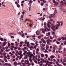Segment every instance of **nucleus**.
<instances>
[{
    "label": "nucleus",
    "mask_w": 66,
    "mask_h": 66,
    "mask_svg": "<svg viewBox=\"0 0 66 66\" xmlns=\"http://www.w3.org/2000/svg\"><path fill=\"white\" fill-rule=\"evenodd\" d=\"M47 38H48V37L46 36H45L44 37V39H47Z\"/></svg>",
    "instance_id": "31"
},
{
    "label": "nucleus",
    "mask_w": 66,
    "mask_h": 66,
    "mask_svg": "<svg viewBox=\"0 0 66 66\" xmlns=\"http://www.w3.org/2000/svg\"><path fill=\"white\" fill-rule=\"evenodd\" d=\"M40 47H44L45 46V44H44V43H42L40 44Z\"/></svg>",
    "instance_id": "4"
},
{
    "label": "nucleus",
    "mask_w": 66,
    "mask_h": 66,
    "mask_svg": "<svg viewBox=\"0 0 66 66\" xmlns=\"http://www.w3.org/2000/svg\"><path fill=\"white\" fill-rule=\"evenodd\" d=\"M30 56L31 57H32L33 56H34V55H33V54H31L30 55Z\"/></svg>",
    "instance_id": "42"
},
{
    "label": "nucleus",
    "mask_w": 66,
    "mask_h": 66,
    "mask_svg": "<svg viewBox=\"0 0 66 66\" xmlns=\"http://www.w3.org/2000/svg\"><path fill=\"white\" fill-rule=\"evenodd\" d=\"M15 56L14 55L13 56H12V57L13 58V59H14V58H15Z\"/></svg>",
    "instance_id": "55"
},
{
    "label": "nucleus",
    "mask_w": 66,
    "mask_h": 66,
    "mask_svg": "<svg viewBox=\"0 0 66 66\" xmlns=\"http://www.w3.org/2000/svg\"><path fill=\"white\" fill-rule=\"evenodd\" d=\"M34 62L35 63H36V64H37V61L35 60L34 61Z\"/></svg>",
    "instance_id": "25"
},
{
    "label": "nucleus",
    "mask_w": 66,
    "mask_h": 66,
    "mask_svg": "<svg viewBox=\"0 0 66 66\" xmlns=\"http://www.w3.org/2000/svg\"><path fill=\"white\" fill-rule=\"evenodd\" d=\"M48 65V63H46L45 66H47Z\"/></svg>",
    "instance_id": "54"
},
{
    "label": "nucleus",
    "mask_w": 66,
    "mask_h": 66,
    "mask_svg": "<svg viewBox=\"0 0 66 66\" xmlns=\"http://www.w3.org/2000/svg\"><path fill=\"white\" fill-rule=\"evenodd\" d=\"M29 60L30 61L31 63L32 62V60L31 59H29Z\"/></svg>",
    "instance_id": "23"
},
{
    "label": "nucleus",
    "mask_w": 66,
    "mask_h": 66,
    "mask_svg": "<svg viewBox=\"0 0 66 66\" xmlns=\"http://www.w3.org/2000/svg\"><path fill=\"white\" fill-rule=\"evenodd\" d=\"M45 32H46V31H50V29H49V28H47L46 29H45Z\"/></svg>",
    "instance_id": "6"
},
{
    "label": "nucleus",
    "mask_w": 66,
    "mask_h": 66,
    "mask_svg": "<svg viewBox=\"0 0 66 66\" xmlns=\"http://www.w3.org/2000/svg\"><path fill=\"white\" fill-rule=\"evenodd\" d=\"M30 44L31 45H34V43H30Z\"/></svg>",
    "instance_id": "41"
},
{
    "label": "nucleus",
    "mask_w": 66,
    "mask_h": 66,
    "mask_svg": "<svg viewBox=\"0 0 66 66\" xmlns=\"http://www.w3.org/2000/svg\"><path fill=\"white\" fill-rule=\"evenodd\" d=\"M21 63L20 62H18L17 64L18 65H21Z\"/></svg>",
    "instance_id": "30"
},
{
    "label": "nucleus",
    "mask_w": 66,
    "mask_h": 66,
    "mask_svg": "<svg viewBox=\"0 0 66 66\" xmlns=\"http://www.w3.org/2000/svg\"><path fill=\"white\" fill-rule=\"evenodd\" d=\"M55 4H59V3H58V2H56L55 3Z\"/></svg>",
    "instance_id": "51"
},
{
    "label": "nucleus",
    "mask_w": 66,
    "mask_h": 66,
    "mask_svg": "<svg viewBox=\"0 0 66 66\" xmlns=\"http://www.w3.org/2000/svg\"><path fill=\"white\" fill-rule=\"evenodd\" d=\"M11 38H14V37L13 36H11Z\"/></svg>",
    "instance_id": "34"
},
{
    "label": "nucleus",
    "mask_w": 66,
    "mask_h": 66,
    "mask_svg": "<svg viewBox=\"0 0 66 66\" xmlns=\"http://www.w3.org/2000/svg\"><path fill=\"white\" fill-rule=\"evenodd\" d=\"M51 26L52 27V28H54L55 27V26H54V25L53 24H51Z\"/></svg>",
    "instance_id": "8"
},
{
    "label": "nucleus",
    "mask_w": 66,
    "mask_h": 66,
    "mask_svg": "<svg viewBox=\"0 0 66 66\" xmlns=\"http://www.w3.org/2000/svg\"><path fill=\"white\" fill-rule=\"evenodd\" d=\"M54 56H52L51 57V58L52 59H53L54 58Z\"/></svg>",
    "instance_id": "58"
},
{
    "label": "nucleus",
    "mask_w": 66,
    "mask_h": 66,
    "mask_svg": "<svg viewBox=\"0 0 66 66\" xmlns=\"http://www.w3.org/2000/svg\"><path fill=\"white\" fill-rule=\"evenodd\" d=\"M57 23H58V24H60V22L57 21Z\"/></svg>",
    "instance_id": "45"
},
{
    "label": "nucleus",
    "mask_w": 66,
    "mask_h": 66,
    "mask_svg": "<svg viewBox=\"0 0 66 66\" xmlns=\"http://www.w3.org/2000/svg\"><path fill=\"white\" fill-rule=\"evenodd\" d=\"M9 54H11V55H10V56H12V55H13V54L11 52H10L9 53Z\"/></svg>",
    "instance_id": "15"
},
{
    "label": "nucleus",
    "mask_w": 66,
    "mask_h": 66,
    "mask_svg": "<svg viewBox=\"0 0 66 66\" xmlns=\"http://www.w3.org/2000/svg\"><path fill=\"white\" fill-rule=\"evenodd\" d=\"M47 25L48 28H51V26H50V24L48 23L47 24Z\"/></svg>",
    "instance_id": "10"
},
{
    "label": "nucleus",
    "mask_w": 66,
    "mask_h": 66,
    "mask_svg": "<svg viewBox=\"0 0 66 66\" xmlns=\"http://www.w3.org/2000/svg\"><path fill=\"white\" fill-rule=\"evenodd\" d=\"M32 53H33V54H34V55H35V52H33Z\"/></svg>",
    "instance_id": "59"
},
{
    "label": "nucleus",
    "mask_w": 66,
    "mask_h": 66,
    "mask_svg": "<svg viewBox=\"0 0 66 66\" xmlns=\"http://www.w3.org/2000/svg\"><path fill=\"white\" fill-rule=\"evenodd\" d=\"M36 54H37L38 55H39V53L37 51L36 52Z\"/></svg>",
    "instance_id": "40"
},
{
    "label": "nucleus",
    "mask_w": 66,
    "mask_h": 66,
    "mask_svg": "<svg viewBox=\"0 0 66 66\" xmlns=\"http://www.w3.org/2000/svg\"><path fill=\"white\" fill-rule=\"evenodd\" d=\"M42 42L43 43H45V44H46V41H45V40H44V41H42Z\"/></svg>",
    "instance_id": "33"
},
{
    "label": "nucleus",
    "mask_w": 66,
    "mask_h": 66,
    "mask_svg": "<svg viewBox=\"0 0 66 66\" xmlns=\"http://www.w3.org/2000/svg\"><path fill=\"white\" fill-rule=\"evenodd\" d=\"M3 55L0 56V58H3Z\"/></svg>",
    "instance_id": "50"
},
{
    "label": "nucleus",
    "mask_w": 66,
    "mask_h": 66,
    "mask_svg": "<svg viewBox=\"0 0 66 66\" xmlns=\"http://www.w3.org/2000/svg\"><path fill=\"white\" fill-rule=\"evenodd\" d=\"M43 62H44V63H47V61L45 60L44 59H43Z\"/></svg>",
    "instance_id": "24"
},
{
    "label": "nucleus",
    "mask_w": 66,
    "mask_h": 66,
    "mask_svg": "<svg viewBox=\"0 0 66 66\" xmlns=\"http://www.w3.org/2000/svg\"><path fill=\"white\" fill-rule=\"evenodd\" d=\"M31 65L32 66H34V63L33 62H31Z\"/></svg>",
    "instance_id": "39"
},
{
    "label": "nucleus",
    "mask_w": 66,
    "mask_h": 66,
    "mask_svg": "<svg viewBox=\"0 0 66 66\" xmlns=\"http://www.w3.org/2000/svg\"><path fill=\"white\" fill-rule=\"evenodd\" d=\"M56 64H57V65H59V66H60V64H59V63H58V62H56Z\"/></svg>",
    "instance_id": "27"
},
{
    "label": "nucleus",
    "mask_w": 66,
    "mask_h": 66,
    "mask_svg": "<svg viewBox=\"0 0 66 66\" xmlns=\"http://www.w3.org/2000/svg\"><path fill=\"white\" fill-rule=\"evenodd\" d=\"M60 25L57 24L56 26H55V27H54V29L55 30H57V29H58V27H59Z\"/></svg>",
    "instance_id": "2"
},
{
    "label": "nucleus",
    "mask_w": 66,
    "mask_h": 66,
    "mask_svg": "<svg viewBox=\"0 0 66 66\" xmlns=\"http://www.w3.org/2000/svg\"><path fill=\"white\" fill-rule=\"evenodd\" d=\"M41 48V50L42 51H44V50H45V48L44 47H40Z\"/></svg>",
    "instance_id": "3"
},
{
    "label": "nucleus",
    "mask_w": 66,
    "mask_h": 66,
    "mask_svg": "<svg viewBox=\"0 0 66 66\" xmlns=\"http://www.w3.org/2000/svg\"><path fill=\"white\" fill-rule=\"evenodd\" d=\"M3 54L4 56H5L6 55V53L4 52V53Z\"/></svg>",
    "instance_id": "26"
},
{
    "label": "nucleus",
    "mask_w": 66,
    "mask_h": 66,
    "mask_svg": "<svg viewBox=\"0 0 66 66\" xmlns=\"http://www.w3.org/2000/svg\"><path fill=\"white\" fill-rule=\"evenodd\" d=\"M32 59L33 61H35V56L32 57Z\"/></svg>",
    "instance_id": "19"
},
{
    "label": "nucleus",
    "mask_w": 66,
    "mask_h": 66,
    "mask_svg": "<svg viewBox=\"0 0 66 66\" xmlns=\"http://www.w3.org/2000/svg\"><path fill=\"white\" fill-rule=\"evenodd\" d=\"M56 43L58 45H59V44H60V42H56Z\"/></svg>",
    "instance_id": "57"
},
{
    "label": "nucleus",
    "mask_w": 66,
    "mask_h": 66,
    "mask_svg": "<svg viewBox=\"0 0 66 66\" xmlns=\"http://www.w3.org/2000/svg\"><path fill=\"white\" fill-rule=\"evenodd\" d=\"M50 32H49L47 34V36L49 37L50 36Z\"/></svg>",
    "instance_id": "5"
},
{
    "label": "nucleus",
    "mask_w": 66,
    "mask_h": 66,
    "mask_svg": "<svg viewBox=\"0 0 66 66\" xmlns=\"http://www.w3.org/2000/svg\"><path fill=\"white\" fill-rule=\"evenodd\" d=\"M15 3L16 4H18V2H15Z\"/></svg>",
    "instance_id": "62"
},
{
    "label": "nucleus",
    "mask_w": 66,
    "mask_h": 66,
    "mask_svg": "<svg viewBox=\"0 0 66 66\" xmlns=\"http://www.w3.org/2000/svg\"><path fill=\"white\" fill-rule=\"evenodd\" d=\"M27 54H28L29 55H30L31 54V52H28L27 53Z\"/></svg>",
    "instance_id": "14"
},
{
    "label": "nucleus",
    "mask_w": 66,
    "mask_h": 66,
    "mask_svg": "<svg viewBox=\"0 0 66 66\" xmlns=\"http://www.w3.org/2000/svg\"><path fill=\"white\" fill-rule=\"evenodd\" d=\"M47 27H46V26H44V28L45 29H47Z\"/></svg>",
    "instance_id": "60"
},
{
    "label": "nucleus",
    "mask_w": 66,
    "mask_h": 66,
    "mask_svg": "<svg viewBox=\"0 0 66 66\" xmlns=\"http://www.w3.org/2000/svg\"><path fill=\"white\" fill-rule=\"evenodd\" d=\"M55 41H56V39H55L53 40V42H55Z\"/></svg>",
    "instance_id": "64"
},
{
    "label": "nucleus",
    "mask_w": 66,
    "mask_h": 66,
    "mask_svg": "<svg viewBox=\"0 0 66 66\" xmlns=\"http://www.w3.org/2000/svg\"><path fill=\"white\" fill-rule=\"evenodd\" d=\"M47 22L48 23H50V24H51V22H50V21L49 20Z\"/></svg>",
    "instance_id": "47"
},
{
    "label": "nucleus",
    "mask_w": 66,
    "mask_h": 66,
    "mask_svg": "<svg viewBox=\"0 0 66 66\" xmlns=\"http://www.w3.org/2000/svg\"><path fill=\"white\" fill-rule=\"evenodd\" d=\"M14 65L16 66V65H17V62L15 61L14 63Z\"/></svg>",
    "instance_id": "13"
},
{
    "label": "nucleus",
    "mask_w": 66,
    "mask_h": 66,
    "mask_svg": "<svg viewBox=\"0 0 66 66\" xmlns=\"http://www.w3.org/2000/svg\"><path fill=\"white\" fill-rule=\"evenodd\" d=\"M45 32H46V31H45V29H42V32L44 34H45Z\"/></svg>",
    "instance_id": "9"
},
{
    "label": "nucleus",
    "mask_w": 66,
    "mask_h": 66,
    "mask_svg": "<svg viewBox=\"0 0 66 66\" xmlns=\"http://www.w3.org/2000/svg\"><path fill=\"white\" fill-rule=\"evenodd\" d=\"M17 6L18 7H20V5L19 4H17Z\"/></svg>",
    "instance_id": "35"
},
{
    "label": "nucleus",
    "mask_w": 66,
    "mask_h": 66,
    "mask_svg": "<svg viewBox=\"0 0 66 66\" xmlns=\"http://www.w3.org/2000/svg\"><path fill=\"white\" fill-rule=\"evenodd\" d=\"M57 10H55L54 11V13H57Z\"/></svg>",
    "instance_id": "46"
},
{
    "label": "nucleus",
    "mask_w": 66,
    "mask_h": 66,
    "mask_svg": "<svg viewBox=\"0 0 66 66\" xmlns=\"http://www.w3.org/2000/svg\"><path fill=\"white\" fill-rule=\"evenodd\" d=\"M17 53L19 55H20V59H21V58H22V57L23 56V55L22 54H21V53H19L18 52H17Z\"/></svg>",
    "instance_id": "1"
},
{
    "label": "nucleus",
    "mask_w": 66,
    "mask_h": 66,
    "mask_svg": "<svg viewBox=\"0 0 66 66\" xmlns=\"http://www.w3.org/2000/svg\"><path fill=\"white\" fill-rule=\"evenodd\" d=\"M62 63L64 66H66V64L64 62H62Z\"/></svg>",
    "instance_id": "16"
},
{
    "label": "nucleus",
    "mask_w": 66,
    "mask_h": 66,
    "mask_svg": "<svg viewBox=\"0 0 66 66\" xmlns=\"http://www.w3.org/2000/svg\"><path fill=\"white\" fill-rule=\"evenodd\" d=\"M49 41L48 40H46V42L47 43V44L48 45H51V44H50V43L49 42Z\"/></svg>",
    "instance_id": "11"
},
{
    "label": "nucleus",
    "mask_w": 66,
    "mask_h": 66,
    "mask_svg": "<svg viewBox=\"0 0 66 66\" xmlns=\"http://www.w3.org/2000/svg\"><path fill=\"white\" fill-rule=\"evenodd\" d=\"M53 1L54 3H55L56 2L55 1V0H53Z\"/></svg>",
    "instance_id": "63"
},
{
    "label": "nucleus",
    "mask_w": 66,
    "mask_h": 66,
    "mask_svg": "<svg viewBox=\"0 0 66 66\" xmlns=\"http://www.w3.org/2000/svg\"><path fill=\"white\" fill-rule=\"evenodd\" d=\"M3 52L1 51H0V54L1 55H2L3 54Z\"/></svg>",
    "instance_id": "22"
},
{
    "label": "nucleus",
    "mask_w": 66,
    "mask_h": 66,
    "mask_svg": "<svg viewBox=\"0 0 66 66\" xmlns=\"http://www.w3.org/2000/svg\"><path fill=\"white\" fill-rule=\"evenodd\" d=\"M24 48L26 50H28V47H24Z\"/></svg>",
    "instance_id": "28"
},
{
    "label": "nucleus",
    "mask_w": 66,
    "mask_h": 66,
    "mask_svg": "<svg viewBox=\"0 0 66 66\" xmlns=\"http://www.w3.org/2000/svg\"><path fill=\"white\" fill-rule=\"evenodd\" d=\"M62 39H63V40H64V39H66V38L65 37H62Z\"/></svg>",
    "instance_id": "20"
},
{
    "label": "nucleus",
    "mask_w": 66,
    "mask_h": 66,
    "mask_svg": "<svg viewBox=\"0 0 66 66\" xmlns=\"http://www.w3.org/2000/svg\"><path fill=\"white\" fill-rule=\"evenodd\" d=\"M52 64V62H50V63L48 64H50V65H51Z\"/></svg>",
    "instance_id": "44"
},
{
    "label": "nucleus",
    "mask_w": 66,
    "mask_h": 66,
    "mask_svg": "<svg viewBox=\"0 0 66 66\" xmlns=\"http://www.w3.org/2000/svg\"><path fill=\"white\" fill-rule=\"evenodd\" d=\"M0 40H1V41H3V38H1V36H0Z\"/></svg>",
    "instance_id": "37"
},
{
    "label": "nucleus",
    "mask_w": 66,
    "mask_h": 66,
    "mask_svg": "<svg viewBox=\"0 0 66 66\" xmlns=\"http://www.w3.org/2000/svg\"><path fill=\"white\" fill-rule=\"evenodd\" d=\"M25 1H26L27 2H29V0H25Z\"/></svg>",
    "instance_id": "61"
},
{
    "label": "nucleus",
    "mask_w": 66,
    "mask_h": 66,
    "mask_svg": "<svg viewBox=\"0 0 66 66\" xmlns=\"http://www.w3.org/2000/svg\"><path fill=\"white\" fill-rule=\"evenodd\" d=\"M23 62H24V60H22L21 61V63H23Z\"/></svg>",
    "instance_id": "49"
},
{
    "label": "nucleus",
    "mask_w": 66,
    "mask_h": 66,
    "mask_svg": "<svg viewBox=\"0 0 66 66\" xmlns=\"http://www.w3.org/2000/svg\"><path fill=\"white\" fill-rule=\"evenodd\" d=\"M45 56L46 58H47L48 57V55L47 54H45Z\"/></svg>",
    "instance_id": "18"
},
{
    "label": "nucleus",
    "mask_w": 66,
    "mask_h": 66,
    "mask_svg": "<svg viewBox=\"0 0 66 66\" xmlns=\"http://www.w3.org/2000/svg\"><path fill=\"white\" fill-rule=\"evenodd\" d=\"M19 53H22V51H19Z\"/></svg>",
    "instance_id": "53"
},
{
    "label": "nucleus",
    "mask_w": 66,
    "mask_h": 66,
    "mask_svg": "<svg viewBox=\"0 0 66 66\" xmlns=\"http://www.w3.org/2000/svg\"><path fill=\"white\" fill-rule=\"evenodd\" d=\"M42 1L44 3H46V1H45V0H42Z\"/></svg>",
    "instance_id": "38"
},
{
    "label": "nucleus",
    "mask_w": 66,
    "mask_h": 66,
    "mask_svg": "<svg viewBox=\"0 0 66 66\" xmlns=\"http://www.w3.org/2000/svg\"><path fill=\"white\" fill-rule=\"evenodd\" d=\"M5 65H6V66H7V65H9V66H11V64H10L8 63H5Z\"/></svg>",
    "instance_id": "12"
},
{
    "label": "nucleus",
    "mask_w": 66,
    "mask_h": 66,
    "mask_svg": "<svg viewBox=\"0 0 66 66\" xmlns=\"http://www.w3.org/2000/svg\"><path fill=\"white\" fill-rule=\"evenodd\" d=\"M23 42H21L20 43V44H23Z\"/></svg>",
    "instance_id": "56"
},
{
    "label": "nucleus",
    "mask_w": 66,
    "mask_h": 66,
    "mask_svg": "<svg viewBox=\"0 0 66 66\" xmlns=\"http://www.w3.org/2000/svg\"><path fill=\"white\" fill-rule=\"evenodd\" d=\"M51 29H52L53 30V31L54 32V31H55V29H54L53 28L51 27Z\"/></svg>",
    "instance_id": "21"
},
{
    "label": "nucleus",
    "mask_w": 66,
    "mask_h": 66,
    "mask_svg": "<svg viewBox=\"0 0 66 66\" xmlns=\"http://www.w3.org/2000/svg\"><path fill=\"white\" fill-rule=\"evenodd\" d=\"M7 43H6V42H3V46H5V45H6V44Z\"/></svg>",
    "instance_id": "7"
},
{
    "label": "nucleus",
    "mask_w": 66,
    "mask_h": 66,
    "mask_svg": "<svg viewBox=\"0 0 66 66\" xmlns=\"http://www.w3.org/2000/svg\"><path fill=\"white\" fill-rule=\"evenodd\" d=\"M5 50V48H3V49H2L1 50V51H2V52H3V50Z\"/></svg>",
    "instance_id": "43"
},
{
    "label": "nucleus",
    "mask_w": 66,
    "mask_h": 66,
    "mask_svg": "<svg viewBox=\"0 0 66 66\" xmlns=\"http://www.w3.org/2000/svg\"><path fill=\"white\" fill-rule=\"evenodd\" d=\"M37 43H38V42H35V44L36 45H37V46H38V44Z\"/></svg>",
    "instance_id": "29"
},
{
    "label": "nucleus",
    "mask_w": 66,
    "mask_h": 66,
    "mask_svg": "<svg viewBox=\"0 0 66 66\" xmlns=\"http://www.w3.org/2000/svg\"><path fill=\"white\" fill-rule=\"evenodd\" d=\"M22 65L23 66H26V65H25V63H22Z\"/></svg>",
    "instance_id": "32"
},
{
    "label": "nucleus",
    "mask_w": 66,
    "mask_h": 66,
    "mask_svg": "<svg viewBox=\"0 0 66 66\" xmlns=\"http://www.w3.org/2000/svg\"><path fill=\"white\" fill-rule=\"evenodd\" d=\"M41 56L42 57H44V54H42L41 55Z\"/></svg>",
    "instance_id": "17"
},
{
    "label": "nucleus",
    "mask_w": 66,
    "mask_h": 66,
    "mask_svg": "<svg viewBox=\"0 0 66 66\" xmlns=\"http://www.w3.org/2000/svg\"><path fill=\"white\" fill-rule=\"evenodd\" d=\"M38 38H39V39H40V38H42V37H41V36H38Z\"/></svg>",
    "instance_id": "36"
},
{
    "label": "nucleus",
    "mask_w": 66,
    "mask_h": 66,
    "mask_svg": "<svg viewBox=\"0 0 66 66\" xmlns=\"http://www.w3.org/2000/svg\"><path fill=\"white\" fill-rule=\"evenodd\" d=\"M23 15H22L21 16V18H23Z\"/></svg>",
    "instance_id": "52"
},
{
    "label": "nucleus",
    "mask_w": 66,
    "mask_h": 66,
    "mask_svg": "<svg viewBox=\"0 0 66 66\" xmlns=\"http://www.w3.org/2000/svg\"><path fill=\"white\" fill-rule=\"evenodd\" d=\"M9 50H7V49L5 50V51H6V52H8L9 51Z\"/></svg>",
    "instance_id": "48"
}]
</instances>
